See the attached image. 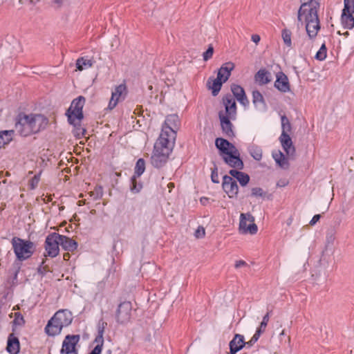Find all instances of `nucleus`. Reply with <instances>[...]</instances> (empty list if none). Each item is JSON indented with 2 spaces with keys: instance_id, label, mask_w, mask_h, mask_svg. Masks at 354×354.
Listing matches in <instances>:
<instances>
[{
  "instance_id": "1",
  "label": "nucleus",
  "mask_w": 354,
  "mask_h": 354,
  "mask_svg": "<svg viewBox=\"0 0 354 354\" xmlns=\"http://www.w3.org/2000/svg\"><path fill=\"white\" fill-rule=\"evenodd\" d=\"M179 127L180 120L177 115L171 114L166 117L151 157V164L155 167H161L167 162L174 147Z\"/></svg>"
},
{
  "instance_id": "2",
  "label": "nucleus",
  "mask_w": 354,
  "mask_h": 354,
  "mask_svg": "<svg viewBox=\"0 0 354 354\" xmlns=\"http://www.w3.org/2000/svg\"><path fill=\"white\" fill-rule=\"evenodd\" d=\"M301 5L298 10L297 20L305 23V27L308 39H304L299 46V50L304 54L308 53L312 47L313 42L320 30V22L318 17V10L320 7L319 0H301Z\"/></svg>"
},
{
  "instance_id": "3",
  "label": "nucleus",
  "mask_w": 354,
  "mask_h": 354,
  "mask_svg": "<svg viewBox=\"0 0 354 354\" xmlns=\"http://www.w3.org/2000/svg\"><path fill=\"white\" fill-rule=\"evenodd\" d=\"M47 124V118L41 114L20 113L17 117L15 129L20 135L26 137L38 133L44 129Z\"/></svg>"
},
{
  "instance_id": "4",
  "label": "nucleus",
  "mask_w": 354,
  "mask_h": 354,
  "mask_svg": "<svg viewBox=\"0 0 354 354\" xmlns=\"http://www.w3.org/2000/svg\"><path fill=\"white\" fill-rule=\"evenodd\" d=\"M73 321L71 311L66 309L59 310L48 322L45 332L49 336L59 335L64 327L69 326Z\"/></svg>"
},
{
  "instance_id": "5",
  "label": "nucleus",
  "mask_w": 354,
  "mask_h": 354,
  "mask_svg": "<svg viewBox=\"0 0 354 354\" xmlns=\"http://www.w3.org/2000/svg\"><path fill=\"white\" fill-rule=\"evenodd\" d=\"M11 244L17 259L20 261L29 259L34 253L35 245L30 240L15 236L11 240Z\"/></svg>"
},
{
  "instance_id": "6",
  "label": "nucleus",
  "mask_w": 354,
  "mask_h": 354,
  "mask_svg": "<svg viewBox=\"0 0 354 354\" xmlns=\"http://www.w3.org/2000/svg\"><path fill=\"white\" fill-rule=\"evenodd\" d=\"M85 103V98L82 96L74 99L70 107L66 113V115L68 118V120L72 122H77V120H82L84 118L83 107Z\"/></svg>"
},
{
  "instance_id": "7",
  "label": "nucleus",
  "mask_w": 354,
  "mask_h": 354,
  "mask_svg": "<svg viewBox=\"0 0 354 354\" xmlns=\"http://www.w3.org/2000/svg\"><path fill=\"white\" fill-rule=\"evenodd\" d=\"M354 0H344V8L341 15V23L346 29L354 28Z\"/></svg>"
},
{
  "instance_id": "8",
  "label": "nucleus",
  "mask_w": 354,
  "mask_h": 354,
  "mask_svg": "<svg viewBox=\"0 0 354 354\" xmlns=\"http://www.w3.org/2000/svg\"><path fill=\"white\" fill-rule=\"evenodd\" d=\"M239 232L243 234H255L258 231L257 225L254 223V217L250 213H241L239 221Z\"/></svg>"
},
{
  "instance_id": "9",
  "label": "nucleus",
  "mask_w": 354,
  "mask_h": 354,
  "mask_svg": "<svg viewBox=\"0 0 354 354\" xmlns=\"http://www.w3.org/2000/svg\"><path fill=\"white\" fill-rule=\"evenodd\" d=\"M59 234L53 232L49 234L45 241V256L54 258L59 254Z\"/></svg>"
},
{
  "instance_id": "10",
  "label": "nucleus",
  "mask_w": 354,
  "mask_h": 354,
  "mask_svg": "<svg viewBox=\"0 0 354 354\" xmlns=\"http://www.w3.org/2000/svg\"><path fill=\"white\" fill-rule=\"evenodd\" d=\"M131 309L132 306L129 301H124L119 304L115 313V319L118 324L124 325L130 322Z\"/></svg>"
},
{
  "instance_id": "11",
  "label": "nucleus",
  "mask_w": 354,
  "mask_h": 354,
  "mask_svg": "<svg viewBox=\"0 0 354 354\" xmlns=\"http://www.w3.org/2000/svg\"><path fill=\"white\" fill-rule=\"evenodd\" d=\"M232 150L228 153L223 155L222 158L224 162L230 167L235 168L236 170L243 169L244 165L240 158V153L236 147H232Z\"/></svg>"
},
{
  "instance_id": "12",
  "label": "nucleus",
  "mask_w": 354,
  "mask_h": 354,
  "mask_svg": "<svg viewBox=\"0 0 354 354\" xmlns=\"http://www.w3.org/2000/svg\"><path fill=\"white\" fill-rule=\"evenodd\" d=\"M222 187L229 198H234L237 196L239 187L236 180L232 177L225 175L223 177Z\"/></svg>"
},
{
  "instance_id": "13",
  "label": "nucleus",
  "mask_w": 354,
  "mask_h": 354,
  "mask_svg": "<svg viewBox=\"0 0 354 354\" xmlns=\"http://www.w3.org/2000/svg\"><path fill=\"white\" fill-rule=\"evenodd\" d=\"M127 95V86L124 84H121L117 86L114 91L112 92L111 97L110 99L108 109L110 110L113 109L118 103L125 98Z\"/></svg>"
},
{
  "instance_id": "14",
  "label": "nucleus",
  "mask_w": 354,
  "mask_h": 354,
  "mask_svg": "<svg viewBox=\"0 0 354 354\" xmlns=\"http://www.w3.org/2000/svg\"><path fill=\"white\" fill-rule=\"evenodd\" d=\"M218 118L223 134L229 138L234 137V125L231 122L233 120L230 118V115L218 113Z\"/></svg>"
},
{
  "instance_id": "15",
  "label": "nucleus",
  "mask_w": 354,
  "mask_h": 354,
  "mask_svg": "<svg viewBox=\"0 0 354 354\" xmlns=\"http://www.w3.org/2000/svg\"><path fill=\"white\" fill-rule=\"evenodd\" d=\"M223 103L225 106V111H220L218 113L229 115L232 120H236L237 112L234 97L232 95L227 94L223 97Z\"/></svg>"
},
{
  "instance_id": "16",
  "label": "nucleus",
  "mask_w": 354,
  "mask_h": 354,
  "mask_svg": "<svg viewBox=\"0 0 354 354\" xmlns=\"http://www.w3.org/2000/svg\"><path fill=\"white\" fill-rule=\"evenodd\" d=\"M80 340L79 335H67L62 345L60 352L64 353L65 351L78 352L76 346Z\"/></svg>"
},
{
  "instance_id": "17",
  "label": "nucleus",
  "mask_w": 354,
  "mask_h": 354,
  "mask_svg": "<svg viewBox=\"0 0 354 354\" xmlns=\"http://www.w3.org/2000/svg\"><path fill=\"white\" fill-rule=\"evenodd\" d=\"M107 324L104 322H102V323H99L98 327V334L95 339V342L97 343V345L94 347V348L88 354H101L103 348L104 344V328Z\"/></svg>"
},
{
  "instance_id": "18",
  "label": "nucleus",
  "mask_w": 354,
  "mask_h": 354,
  "mask_svg": "<svg viewBox=\"0 0 354 354\" xmlns=\"http://www.w3.org/2000/svg\"><path fill=\"white\" fill-rule=\"evenodd\" d=\"M281 145L288 157H294L295 154V148L293 145L291 138L289 134L281 133L279 137Z\"/></svg>"
},
{
  "instance_id": "19",
  "label": "nucleus",
  "mask_w": 354,
  "mask_h": 354,
  "mask_svg": "<svg viewBox=\"0 0 354 354\" xmlns=\"http://www.w3.org/2000/svg\"><path fill=\"white\" fill-rule=\"evenodd\" d=\"M231 91L233 93L232 96L235 97L240 104L245 107L248 106L249 100L243 87L238 84H232L231 86Z\"/></svg>"
},
{
  "instance_id": "20",
  "label": "nucleus",
  "mask_w": 354,
  "mask_h": 354,
  "mask_svg": "<svg viewBox=\"0 0 354 354\" xmlns=\"http://www.w3.org/2000/svg\"><path fill=\"white\" fill-rule=\"evenodd\" d=\"M274 87L282 93L290 91V83L288 77L283 73L281 72L277 75Z\"/></svg>"
},
{
  "instance_id": "21",
  "label": "nucleus",
  "mask_w": 354,
  "mask_h": 354,
  "mask_svg": "<svg viewBox=\"0 0 354 354\" xmlns=\"http://www.w3.org/2000/svg\"><path fill=\"white\" fill-rule=\"evenodd\" d=\"M234 66V64L231 62L223 64L218 71L217 77L218 79H221L224 82H227Z\"/></svg>"
},
{
  "instance_id": "22",
  "label": "nucleus",
  "mask_w": 354,
  "mask_h": 354,
  "mask_svg": "<svg viewBox=\"0 0 354 354\" xmlns=\"http://www.w3.org/2000/svg\"><path fill=\"white\" fill-rule=\"evenodd\" d=\"M6 351L10 354H18L19 353V340L13 333L10 334L8 336Z\"/></svg>"
},
{
  "instance_id": "23",
  "label": "nucleus",
  "mask_w": 354,
  "mask_h": 354,
  "mask_svg": "<svg viewBox=\"0 0 354 354\" xmlns=\"http://www.w3.org/2000/svg\"><path fill=\"white\" fill-rule=\"evenodd\" d=\"M215 145L220 151L221 156L225 155L232 150V147H235L233 144L230 142L228 140L218 138L215 140Z\"/></svg>"
},
{
  "instance_id": "24",
  "label": "nucleus",
  "mask_w": 354,
  "mask_h": 354,
  "mask_svg": "<svg viewBox=\"0 0 354 354\" xmlns=\"http://www.w3.org/2000/svg\"><path fill=\"white\" fill-rule=\"evenodd\" d=\"M59 243L61 247L66 251L73 252L77 248V243L72 239L59 234Z\"/></svg>"
},
{
  "instance_id": "25",
  "label": "nucleus",
  "mask_w": 354,
  "mask_h": 354,
  "mask_svg": "<svg viewBox=\"0 0 354 354\" xmlns=\"http://www.w3.org/2000/svg\"><path fill=\"white\" fill-rule=\"evenodd\" d=\"M223 83L225 82L218 79V77L216 78L210 77L207 80V86L209 89L212 90V95L216 96L219 93Z\"/></svg>"
},
{
  "instance_id": "26",
  "label": "nucleus",
  "mask_w": 354,
  "mask_h": 354,
  "mask_svg": "<svg viewBox=\"0 0 354 354\" xmlns=\"http://www.w3.org/2000/svg\"><path fill=\"white\" fill-rule=\"evenodd\" d=\"M272 158H274L276 163L282 169H287L289 167V162L287 158L285 157L284 154L280 151H274L272 153Z\"/></svg>"
},
{
  "instance_id": "27",
  "label": "nucleus",
  "mask_w": 354,
  "mask_h": 354,
  "mask_svg": "<svg viewBox=\"0 0 354 354\" xmlns=\"http://www.w3.org/2000/svg\"><path fill=\"white\" fill-rule=\"evenodd\" d=\"M254 80L258 84L262 86L271 81L270 73L266 69H260L255 75Z\"/></svg>"
},
{
  "instance_id": "28",
  "label": "nucleus",
  "mask_w": 354,
  "mask_h": 354,
  "mask_svg": "<svg viewBox=\"0 0 354 354\" xmlns=\"http://www.w3.org/2000/svg\"><path fill=\"white\" fill-rule=\"evenodd\" d=\"M229 173L231 175V177L235 178L239 182L241 186L244 187L247 185L250 181L249 175L244 172L236 169H231Z\"/></svg>"
},
{
  "instance_id": "29",
  "label": "nucleus",
  "mask_w": 354,
  "mask_h": 354,
  "mask_svg": "<svg viewBox=\"0 0 354 354\" xmlns=\"http://www.w3.org/2000/svg\"><path fill=\"white\" fill-rule=\"evenodd\" d=\"M230 348H237L239 351L244 346L245 342L244 337L242 335L236 334L230 342Z\"/></svg>"
},
{
  "instance_id": "30",
  "label": "nucleus",
  "mask_w": 354,
  "mask_h": 354,
  "mask_svg": "<svg viewBox=\"0 0 354 354\" xmlns=\"http://www.w3.org/2000/svg\"><path fill=\"white\" fill-rule=\"evenodd\" d=\"M82 120H77V122H74L71 120H68L70 124L73 125V133L75 137H77L80 138L81 137L84 136L86 133V129L82 127L81 122Z\"/></svg>"
},
{
  "instance_id": "31",
  "label": "nucleus",
  "mask_w": 354,
  "mask_h": 354,
  "mask_svg": "<svg viewBox=\"0 0 354 354\" xmlns=\"http://www.w3.org/2000/svg\"><path fill=\"white\" fill-rule=\"evenodd\" d=\"M13 133L12 130L0 131V149L12 140Z\"/></svg>"
},
{
  "instance_id": "32",
  "label": "nucleus",
  "mask_w": 354,
  "mask_h": 354,
  "mask_svg": "<svg viewBox=\"0 0 354 354\" xmlns=\"http://www.w3.org/2000/svg\"><path fill=\"white\" fill-rule=\"evenodd\" d=\"M93 64L91 59H86L84 57L78 58L76 61V68L79 71H83L91 68Z\"/></svg>"
},
{
  "instance_id": "33",
  "label": "nucleus",
  "mask_w": 354,
  "mask_h": 354,
  "mask_svg": "<svg viewBox=\"0 0 354 354\" xmlns=\"http://www.w3.org/2000/svg\"><path fill=\"white\" fill-rule=\"evenodd\" d=\"M248 151L251 156L256 160H260L262 158V149L257 145H251L248 148Z\"/></svg>"
},
{
  "instance_id": "34",
  "label": "nucleus",
  "mask_w": 354,
  "mask_h": 354,
  "mask_svg": "<svg viewBox=\"0 0 354 354\" xmlns=\"http://www.w3.org/2000/svg\"><path fill=\"white\" fill-rule=\"evenodd\" d=\"M281 133L289 134L290 133L292 127L289 119L285 115L281 116Z\"/></svg>"
},
{
  "instance_id": "35",
  "label": "nucleus",
  "mask_w": 354,
  "mask_h": 354,
  "mask_svg": "<svg viewBox=\"0 0 354 354\" xmlns=\"http://www.w3.org/2000/svg\"><path fill=\"white\" fill-rule=\"evenodd\" d=\"M145 170V161L143 158H139L136 164L134 169V175L136 177H140Z\"/></svg>"
},
{
  "instance_id": "36",
  "label": "nucleus",
  "mask_w": 354,
  "mask_h": 354,
  "mask_svg": "<svg viewBox=\"0 0 354 354\" xmlns=\"http://www.w3.org/2000/svg\"><path fill=\"white\" fill-rule=\"evenodd\" d=\"M281 37L283 41L284 44L288 47L292 48V32L288 29H283L281 32Z\"/></svg>"
},
{
  "instance_id": "37",
  "label": "nucleus",
  "mask_w": 354,
  "mask_h": 354,
  "mask_svg": "<svg viewBox=\"0 0 354 354\" xmlns=\"http://www.w3.org/2000/svg\"><path fill=\"white\" fill-rule=\"evenodd\" d=\"M252 102L256 107L264 105L263 97L259 91L252 92Z\"/></svg>"
},
{
  "instance_id": "38",
  "label": "nucleus",
  "mask_w": 354,
  "mask_h": 354,
  "mask_svg": "<svg viewBox=\"0 0 354 354\" xmlns=\"http://www.w3.org/2000/svg\"><path fill=\"white\" fill-rule=\"evenodd\" d=\"M327 57V48L326 44L323 43L315 55V58L319 61H324Z\"/></svg>"
},
{
  "instance_id": "39",
  "label": "nucleus",
  "mask_w": 354,
  "mask_h": 354,
  "mask_svg": "<svg viewBox=\"0 0 354 354\" xmlns=\"http://www.w3.org/2000/svg\"><path fill=\"white\" fill-rule=\"evenodd\" d=\"M136 178L135 176H133L131 179V190L133 193H138L142 187L140 183H137Z\"/></svg>"
},
{
  "instance_id": "40",
  "label": "nucleus",
  "mask_w": 354,
  "mask_h": 354,
  "mask_svg": "<svg viewBox=\"0 0 354 354\" xmlns=\"http://www.w3.org/2000/svg\"><path fill=\"white\" fill-rule=\"evenodd\" d=\"M41 173V171L35 175L30 180L29 186L31 189H35L37 187L39 182L40 180Z\"/></svg>"
},
{
  "instance_id": "41",
  "label": "nucleus",
  "mask_w": 354,
  "mask_h": 354,
  "mask_svg": "<svg viewBox=\"0 0 354 354\" xmlns=\"http://www.w3.org/2000/svg\"><path fill=\"white\" fill-rule=\"evenodd\" d=\"M214 53V48L212 45H209L208 48L205 52L203 54V57L204 61H207L210 58H212Z\"/></svg>"
},
{
  "instance_id": "42",
  "label": "nucleus",
  "mask_w": 354,
  "mask_h": 354,
  "mask_svg": "<svg viewBox=\"0 0 354 354\" xmlns=\"http://www.w3.org/2000/svg\"><path fill=\"white\" fill-rule=\"evenodd\" d=\"M91 196L94 200L100 199L102 196V188L101 187H96L94 192H91Z\"/></svg>"
},
{
  "instance_id": "43",
  "label": "nucleus",
  "mask_w": 354,
  "mask_h": 354,
  "mask_svg": "<svg viewBox=\"0 0 354 354\" xmlns=\"http://www.w3.org/2000/svg\"><path fill=\"white\" fill-rule=\"evenodd\" d=\"M264 192L261 187H254L252 189V196L254 197H262Z\"/></svg>"
},
{
  "instance_id": "44",
  "label": "nucleus",
  "mask_w": 354,
  "mask_h": 354,
  "mask_svg": "<svg viewBox=\"0 0 354 354\" xmlns=\"http://www.w3.org/2000/svg\"><path fill=\"white\" fill-rule=\"evenodd\" d=\"M195 236L198 239H201L205 235V228L202 226H199L197 230L195 231L194 234Z\"/></svg>"
},
{
  "instance_id": "45",
  "label": "nucleus",
  "mask_w": 354,
  "mask_h": 354,
  "mask_svg": "<svg viewBox=\"0 0 354 354\" xmlns=\"http://www.w3.org/2000/svg\"><path fill=\"white\" fill-rule=\"evenodd\" d=\"M211 179H212V181L214 183H219L218 174L217 167H215L214 168V169H212V171Z\"/></svg>"
},
{
  "instance_id": "46",
  "label": "nucleus",
  "mask_w": 354,
  "mask_h": 354,
  "mask_svg": "<svg viewBox=\"0 0 354 354\" xmlns=\"http://www.w3.org/2000/svg\"><path fill=\"white\" fill-rule=\"evenodd\" d=\"M267 324L264 322H261L259 326L257 328L255 333L261 336L262 333H263L266 330V328L267 327Z\"/></svg>"
},
{
  "instance_id": "47",
  "label": "nucleus",
  "mask_w": 354,
  "mask_h": 354,
  "mask_svg": "<svg viewBox=\"0 0 354 354\" xmlns=\"http://www.w3.org/2000/svg\"><path fill=\"white\" fill-rule=\"evenodd\" d=\"M259 337L260 336L259 335L254 333V335L252 336L250 340L248 341V342H245V345H247L249 347L252 346L254 343H256L258 341Z\"/></svg>"
},
{
  "instance_id": "48",
  "label": "nucleus",
  "mask_w": 354,
  "mask_h": 354,
  "mask_svg": "<svg viewBox=\"0 0 354 354\" xmlns=\"http://www.w3.org/2000/svg\"><path fill=\"white\" fill-rule=\"evenodd\" d=\"M248 266L247 263L243 260L236 261L235 263V265H234L236 268H240L241 267H244V266Z\"/></svg>"
},
{
  "instance_id": "49",
  "label": "nucleus",
  "mask_w": 354,
  "mask_h": 354,
  "mask_svg": "<svg viewBox=\"0 0 354 354\" xmlns=\"http://www.w3.org/2000/svg\"><path fill=\"white\" fill-rule=\"evenodd\" d=\"M320 217H321L320 214H315V215L313 217V218L310 220V221L309 224H310V225H315V224L317 223V222H318V221H319V220L320 219Z\"/></svg>"
},
{
  "instance_id": "50",
  "label": "nucleus",
  "mask_w": 354,
  "mask_h": 354,
  "mask_svg": "<svg viewBox=\"0 0 354 354\" xmlns=\"http://www.w3.org/2000/svg\"><path fill=\"white\" fill-rule=\"evenodd\" d=\"M251 39H252V41L254 43H255L256 44H257L261 39L260 36L259 35H256V34L252 35Z\"/></svg>"
},
{
  "instance_id": "51",
  "label": "nucleus",
  "mask_w": 354,
  "mask_h": 354,
  "mask_svg": "<svg viewBox=\"0 0 354 354\" xmlns=\"http://www.w3.org/2000/svg\"><path fill=\"white\" fill-rule=\"evenodd\" d=\"M270 312H268L263 317V319L261 321V322H264V323H266L267 324H268L269 322V320H270Z\"/></svg>"
},
{
  "instance_id": "52",
  "label": "nucleus",
  "mask_w": 354,
  "mask_h": 354,
  "mask_svg": "<svg viewBox=\"0 0 354 354\" xmlns=\"http://www.w3.org/2000/svg\"><path fill=\"white\" fill-rule=\"evenodd\" d=\"M335 239L334 234H328L327 235V241L328 242H333Z\"/></svg>"
},
{
  "instance_id": "53",
  "label": "nucleus",
  "mask_w": 354,
  "mask_h": 354,
  "mask_svg": "<svg viewBox=\"0 0 354 354\" xmlns=\"http://www.w3.org/2000/svg\"><path fill=\"white\" fill-rule=\"evenodd\" d=\"M60 354H78V352L65 351L64 353L60 352Z\"/></svg>"
},
{
  "instance_id": "54",
  "label": "nucleus",
  "mask_w": 354,
  "mask_h": 354,
  "mask_svg": "<svg viewBox=\"0 0 354 354\" xmlns=\"http://www.w3.org/2000/svg\"><path fill=\"white\" fill-rule=\"evenodd\" d=\"M230 354H236L239 351L237 348H230Z\"/></svg>"
},
{
  "instance_id": "55",
  "label": "nucleus",
  "mask_w": 354,
  "mask_h": 354,
  "mask_svg": "<svg viewBox=\"0 0 354 354\" xmlns=\"http://www.w3.org/2000/svg\"><path fill=\"white\" fill-rule=\"evenodd\" d=\"M168 188L169 189V192H171V189L174 187V185L173 183H169L167 185Z\"/></svg>"
},
{
  "instance_id": "56",
  "label": "nucleus",
  "mask_w": 354,
  "mask_h": 354,
  "mask_svg": "<svg viewBox=\"0 0 354 354\" xmlns=\"http://www.w3.org/2000/svg\"><path fill=\"white\" fill-rule=\"evenodd\" d=\"M55 3H57L58 5H60L62 3V0H55Z\"/></svg>"
},
{
  "instance_id": "57",
  "label": "nucleus",
  "mask_w": 354,
  "mask_h": 354,
  "mask_svg": "<svg viewBox=\"0 0 354 354\" xmlns=\"http://www.w3.org/2000/svg\"><path fill=\"white\" fill-rule=\"evenodd\" d=\"M205 201H207V198H201V203H205Z\"/></svg>"
},
{
  "instance_id": "58",
  "label": "nucleus",
  "mask_w": 354,
  "mask_h": 354,
  "mask_svg": "<svg viewBox=\"0 0 354 354\" xmlns=\"http://www.w3.org/2000/svg\"><path fill=\"white\" fill-rule=\"evenodd\" d=\"M205 201H207V198H201V203H205Z\"/></svg>"
},
{
  "instance_id": "59",
  "label": "nucleus",
  "mask_w": 354,
  "mask_h": 354,
  "mask_svg": "<svg viewBox=\"0 0 354 354\" xmlns=\"http://www.w3.org/2000/svg\"><path fill=\"white\" fill-rule=\"evenodd\" d=\"M291 221H292V219H291V218H290V219H289V221L288 222V225H290Z\"/></svg>"
},
{
  "instance_id": "60",
  "label": "nucleus",
  "mask_w": 354,
  "mask_h": 354,
  "mask_svg": "<svg viewBox=\"0 0 354 354\" xmlns=\"http://www.w3.org/2000/svg\"><path fill=\"white\" fill-rule=\"evenodd\" d=\"M281 335H284V330L281 332Z\"/></svg>"
}]
</instances>
